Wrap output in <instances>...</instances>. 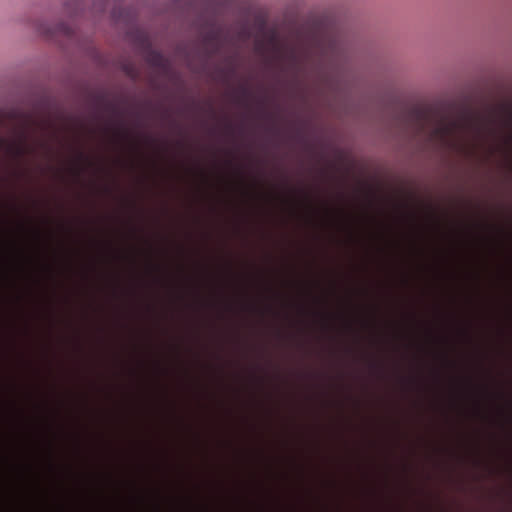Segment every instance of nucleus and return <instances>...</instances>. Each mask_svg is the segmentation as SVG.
Here are the masks:
<instances>
[{
    "label": "nucleus",
    "instance_id": "7",
    "mask_svg": "<svg viewBox=\"0 0 512 512\" xmlns=\"http://www.w3.org/2000/svg\"><path fill=\"white\" fill-rule=\"evenodd\" d=\"M316 317H317V319H318L320 322H322V323H324V324H328V323L332 320V319H331V315H330V314H327V313H325V314L317 313V314H316Z\"/></svg>",
    "mask_w": 512,
    "mask_h": 512
},
{
    "label": "nucleus",
    "instance_id": "12",
    "mask_svg": "<svg viewBox=\"0 0 512 512\" xmlns=\"http://www.w3.org/2000/svg\"><path fill=\"white\" fill-rule=\"evenodd\" d=\"M118 135H121V136L126 137V136H127V133H126V132H124V131H118Z\"/></svg>",
    "mask_w": 512,
    "mask_h": 512
},
{
    "label": "nucleus",
    "instance_id": "8",
    "mask_svg": "<svg viewBox=\"0 0 512 512\" xmlns=\"http://www.w3.org/2000/svg\"><path fill=\"white\" fill-rule=\"evenodd\" d=\"M239 93H240L239 99L247 98L250 95V92H249L248 88H246V87H241L239 90Z\"/></svg>",
    "mask_w": 512,
    "mask_h": 512
},
{
    "label": "nucleus",
    "instance_id": "3",
    "mask_svg": "<svg viewBox=\"0 0 512 512\" xmlns=\"http://www.w3.org/2000/svg\"><path fill=\"white\" fill-rule=\"evenodd\" d=\"M146 60L149 64L157 68H163L166 64L164 56L160 52L153 49H149L147 51Z\"/></svg>",
    "mask_w": 512,
    "mask_h": 512
},
{
    "label": "nucleus",
    "instance_id": "2",
    "mask_svg": "<svg viewBox=\"0 0 512 512\" xmlns=\"http://www.w3.org/2000/svg\"><path fill=\"white\" fill-rule=\"evenodd\" d=\"M322 58L331 62L337 61L342 54V48L335 39L329 41L328 45L321 50Z\"/></svg>",
    "mask_w": 512,
    "mask_h": 512
},
{
    "label": "nucleus",
    "instance_id": "6",
    "mask_svg": "<svg viewBox=\"0 0 512 512\" xmlns=\"http://www.w3.org/2000/svg\"><path fill=\"white\" fill-rule=\"evenodd\" d=\"M9 152L15 156H21L24 154V148L22 145L13 144L9 146Z\"/></svg>",
    "mask_w": 512,
    "mask_h": 512
},
{
    "label": "nucleus",
    "instance_id": "4",
    "mask_svg": "<svg viewBox=\"0 0 512 512\" xmlns=\"http://www.w3.org/2000/svg\"><path fill=\"white\" fill-rule=\"evenodd\" d=\"M468 126L473 128L474 130H476V132L478 134L482 133L484 130H486L488 128V123L484 122V121H469L468 123Z\"/></svg>",
    "mask_w": 512,
    "mask_h": 512
},
{
    "label": "nucleus",
    "instance_id": "9",
    "mask_svg": "<svg viewBox=\"0 0 512 512\" xmlns=\"http://www.w3.org/2000/svg\"><path fill=\"white\" fill-rule=\"evenodd\" d=\"M239 34L241 37H249V31L246 28H243Z\"/></svg>",
    "mask_w": 512,
    "mask_h": 512
},
{
    "label": "nucleus",
    "instance_id": "1",
    "mask_svg": "<svg viewBox=\"0 0 512 512\" xmlns=\"http://www.w3.org/2000/svg\"><path fill=\"white\" fill-rule=\"evenodd\" d=\"M222 29L214 20L204 21L201 30V41L208 57L217 54L221 48Z\"/></svg>",
    "mask_w": 512,
    "mask_h": 512
},
{
    "label": "nucleus",
    "instance_id": "11",
    "mask_svg": "<svg viewBox=\"0 0 512 512\" xmlns=\"http://www.w3.org/2000/svg\"><path fill=\"white\" fill-rule=\"evenodd\" d=\"M409 321H410L411 323H416V322H417V319H416L415 315H412V316L410 317Z\"/></svg>",
    "mask_w": 512,
    "mask_h": 512
},
{
    "label": "nucleus",
    "instance_id": "5",
    "mask_svg": "<svg viewBox=\"0 0 512 512\" xmlns=\"http://www.w3.org/2000/svg\"><path fill=\"white\" fill-rule=\"evenodd\" d=\"M456 127H457V123H456V122H453V123H451L450 125H444V126L440 127V128L437 130V132H438V133H440V134H442V135H447V134L451 133V132H452V130H453L454 128H456Z\"/></svg>",
    "mask_w": 512,
    "mask_h": 512
},
{
    "label": "nucleus",
    "instance_id": "10",
    "mask_svg": "<svg viewBox=\"0 0 512 512\" xmlns=\"http://www.w3.org/2000/svg\"><path fill=\"white\" fill-rule=\"evenodd\" d=\"M363 322H364L365 324L375 323V322H376V318H375V316H373V317H371V318H369V319H364V320H363Z\"/></svg>",
    "mask_w": 512,
    "mask_h": 512
}]
</instances>
